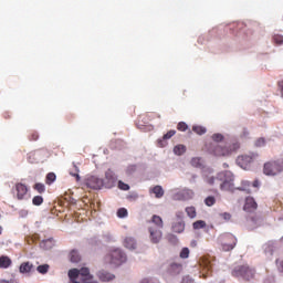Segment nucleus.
Masks as SVG:
<instances>
[{"label":"nucleus","mask_w":283,"mask_h":283,"mask_svg":"<svg viewBox=\"0 0 283 283\" xmlns=\"http://www.w3.org/2000/svg\"><path fill=\"white\" fill-rule=\"evenodd\" d=\"M262 184L260 182V180L255 179L252 184H251V187H254V189H259V187L261 186Z\"/></svg>","instance_id":"nucleus-55"},{"label":"nucleus","mask_w":283,"mask_h":283,"mask_svg":"<svg viewBox=\"0 0 283 283\" xmlns=\"http://www.w3.org/2000/svg\"><path fill=\"white\" fill-rule=\"evenodd\" d=\"M128 212L126 208H119L117 210V218H127Z\"/></svg>","instance_id":"nucleus-42"},{"label":"nucleus","mask_w":283,"mask_h":283,"mask_svg":"<svg viewBox=\"0 0 283 283\" xmlns=\"http://www.w3.org/2000/svg\"><path fill=\"white\" fill-rule=\"evenodd\" d=\"M202 178L207 185L213 187L219 185L221 191H235V176L229 170L220 171L217 176H213V168L206 167L202 169Z\"/></svg>","instance_id":"nucleus-1"},{"label":"nucleus","mask_w":283,"mask_h":283,"mask_svg":"<svg viewBox=\"0 0 283 283\" xmlns=\"http://www.w3.org/2000/svg\"><path fill=\"white\" fill-rule=\"evenodd\" d=\"M235 25H237V28L240 30V28H242V25H244V24H242V23H233V24H232V28H235Z\"/></svg>","instance_id":"nucleus-59"},{"label":"nucleus","mask_w":283,"mask_h":283,"mask_svg":"<svg viewBox=\"0 0 283 283\" xmlns=\"http://www.w3.org/2000/svg\"><path fill=\"white\" fill-rule=\"evenodd\" d=\"M124 247L125 249H128V251H136V249H138V242L134 237H126L124 240Z\"/></svg>","instance_id":"nucleus-18"},{"label":"nucleus","mask_w":283,"mask_h":283,"mask_svg":"<svg viewBox=\"0 0 283 283\" xmlns=\"http://www.w3.org/2000/svg\"><path fill=\"white\" fill-rule=\"evenodd\" d=\"M140 283H160V282H158V280L154 277H144L142 279Z\"/></svg>","instance_id":"nucleus-51"},{"label":"nucleus","mask_w":283,"mask_h":283,"mask_svg":"<svg viewBox=\"0 0 283 283\" xmlns=\"http://www.w3.org/2000/svg\"><path fill=\"white\" fill-rule=\"evenodd\" d=\"M255 209H258V202H255V199H253V197H248L245 199L243 210L247 211L248 213H253Z\"/></svg>","instance_id":"nucleus-17"},{"label":"nucleus","mask_w":283,"mask_h":283,"mask_svg":"<svg viewBox=\"0 0 283 283\" xmlns=\"http://www.w3.org/2000/svg\"><path fill=\"white\" fill-rule=\"evenodd\" d=\"M233 277H242L243 280H253L255 277V270L249 265H238L232 270Z\"/></svg>","instance_id":"nucleus-4"},{"label":"nucleus","mask_w":283,"mask_h":283,"mask_svg":"<svg viewBox=\"0 0 283 283\" xmlns=\"http://www.w3.org/2000/svg\"><path fill=\"white\" fill-rule=\"evenodd\" d=\"M96 275L98 280H101V282H112L113 280H116V275H114L107 270H98L96 272Z\"/></svg>","instance_id":"nucleus-15"},{"label":"nucleus","mask_w":283,"mask_h":283,"mask_svg":"<svg viewBox=\"0 0 283 283\" xmlns=\"http://www.w3.org/2000/svg\"><path fill=\"white\" fill-rule=\"evenodd\" d=\"M197 179H198V175L196 174L190 175V182H196Z\"/></svg>","instance_id":"nucleus-58"},{"label":"nucleus","mask_w":283,"mask_h":283,"mask_svg":"<svg viewBox=\"0 0 283 283\" xmlns=\"http://www.w3.org/2000/svg\"><path fill=\"white\" fill-rule=\"evenodd\" d=\"M198 243L196 241H191V247H196Z\"/></svg>","instance_id":"nucleus-63"},{"label":"nucleus","mask_w":283,"mask_h":283,"mask_svg":"<svg viewBox=\"0 0 283 283\" xmlns=\"http://www.w3.org/2000/svg\"><path fill=\"white\" fill-rule=\"evenodd\" d=\"M32 203H33L35 207H41V205H43V197H42V196H35V197H33Z\"/></svg>","instance_id":"nucleus-39"},{"label":"nucleus","mask_w":283,"mask_h":283,"mask_svg":"<svg viewBox=\"0 0 283 283\" xmlns=\"http://www.w3.org/2000/svg\"><path fill=\"white\" fill-rule=\"evenodd\" d=\"M221 240H223V242L221 243L223 251H233V249H235V245L238 244V239L231 233L221 235Z\"/></svg>","instance_id":"nucleus-6"},{"label":"nucleus","mask_w":283,"mask_h":283,"mask_svg":"<svg viewBox=\"0 0 283 283\" xmlns=\"http://www.w3.org/2000/svg\"><path fill=\"white\" fill-rule=\"evenodd\" d=\"M150 227L163 229V218H160L159 216H153V224Z\"/></svg>","instance_id":"nucleus-30"},{"label":"nucleus","mask_w":283,"mask_h":283,"mask_svg":"<svg viewBox=\"0 0 283 283\" xmlns=\"http://www.w3.org/2000/svg\"><path fill=\"white\" fill-rule=\"evenodd\" d=\"M187 151V147L185 145H177L174 147V154L176 156H182Z\"/></svg>","instance_id":"nucleus-31"},{"label":"nucleus","mask_w":283,"mask_h":283,"mask_svg":"<svg viewBox=\"0 0 283 283\" xmlns=\"http://www.w3.org/2000/svg\"><path fill=\"white\" fill-rule=\"evenodd\" d=\"M181 260H187L189 258V248H184L180 252Z\"/></svg>","instance_id":"nucleus-46"},{"label":"nucleus","mask_w":283,"mask_h":283,"mask_svg":"<svg viewBox=\"0 0 283 283\" xmlns=\"http://www.w3.org/2000/svg\"><path fill=\"white\" fill-rule=\"evenodd\" d=\"M276 163V169H279V174H283V158H279L274 160Z\"/></svg>","instance_id":"nucleus-43"},{"label":"nucleus","mask_w":283,"mask_h":283,"mask_svg":"<svg viewBox=\"0 0 283 283\" xmlns=\"http://www.w3.org/2000/svg\"><path fill=\"white\" fill-rule=\"evenodd\" d=\"M150 193H154L155 198H163L165 196V189H163V186H155L150 189Z\"/></svg>","instance_id":"nucleus-26"},{"label":"nucleus","mask_w":283,"mask_h":283,"mask_svg":"<svg viewBox=\"0 0 283 283\" xmlns=\"http://www.w3.org/2000/svg\"><path fill=\"white\" fill-rule=\"evenodd\" d=\"M263 174L264 176H280V170L277 169V164L275 160H270L263 165Z\"/></svg>","instance_id":"nucleus-9"},{"label":"nucleus","mask_w":283,"mask_h":283,"mask_svg":"<svg viewBox=\"0 0 283 283\" xmlns=\"http://www.w3.org/2000/svg\"><path fill=\"white\" fill-rule=\"evenodd\" d=\"M12 266V259L8 255L0 256V269H10Z\"/></svg>","instance_id":"nucleus-23"},{"label":"nucleus","mask_w":283,"mask_h":283,"mask_svg":"<svg viewBox=\"0 0 283 283\" xmlns=\"http://www.w3.org/2000/svg\"><path fill=\"white\" fill-rule=\"evenodd\" d=\"M235 191H244L245 193H251V181L242 180L241 186L237 187Z\"/></svg>","instance_id":"nucleus-22"},{"label":"nucleus","mask_w":283,"mask_h":283,"mask_svg":"<svg viewBox=\"0 0 283 283\" xmlns=\"http://www.w3.org/2000/svg\"><path fill=\"white\" fill-rule=\"evenodd\" d=\"M81 282L82 283H98V281L94 280V275L90 273L87 268L81 269Z\"/></svg>","instance_id":"nucleus-16"},{"label":"nucleus","mask_w":283,"mask_h":283,"mask_svg":"<svg viewBox=\"0 0 283 283\" xmlns=\"http://www.w3.org/2000/svg\"><path fill=\"white\" fill-rule=\"evenodd\" d=\"M104 262L113 266V269H118L123 264H127V253L123 249L115 248L104 256Z\"/></svg>","instance_id":"nucleus-3"},{"label":"nucleus","mask_w":283,"mask_h":283,"mask_svg":"<svg viewBox=\"0 0 283 283\" xmlns=\"http://www.w3.org/2000/svg\"><path fill=\"white\" fill-rule=\"evenodd\" d=\"M118 189H120L122 191H129V185L119 180L118 181Z\"/></svg>","instance_id":"nucleus-48"},{"label":"nucleus","mask_w":283,"mask_h":283,"mask_svg":"<svg viewBox=\"0 0 283 283\" xmlns=\"http://www.w3.org/2000/svg\"><path fill=\"white\" fill-rule=\"evenodd\" d=\"M222 167H223V169H229V164L224 163V164L222 165Z\"/></svg>","instance_id":"nucleus-60"},{"label":"nucleus","mask_w":283,"mask_h":283,"mask_svg":"<svg viewBox=\"0 0 283 283\" xmlns=\"http://www.w3.org/2000/svg\"><path fill=\"white\" fill-rule=\"evenodd\" d=\"M212 140L213 143H217L212 144L210 147V154H213V156H231V154L240 149V142L233 139L229 144L224 135L220 133L213 134ZM222 143H226V145L223 146Z\"/></svg>","instance_id":"nucleus-2"},{"label":"nucleus","mask_w":283,"mask_h":283,"mask_svg":"<svg viewBox=\"0 0 283 283\" xmlns=\"http://www.w3.org/2000/svg\"><path fill=\"white\" fill-rule=\"evenodd\" d=\"M13 191V196H15L17 200H29L30 195L28 193V186L25 184L19 182L15 184Z\"/></svg>","instance_id":"nucleus-7"},{"label":"nucleus","mask_w":283,"mask_h":283,"mask_svg":"<svg viewBox=\"0 0 283 283\" xmlns=\"http://www.w3.org/2000/svg\"><path fill=\"white\" fill-rule=\"evenodd\" d=\"M254 145H255V147H264L266 145V139L261 137V138L256 139Z\"/></svg>","instance_id":"nucleus-50"},{"label":"nucleus","mask_w":283,"mask_h":283,"mask_svg":"<svg viewBox=\"0 0 283 283\" xmlns=\"http://www.w3.org/2000/svg\"><path fill=\"white\" fill-rule=\"evenodd\" d=\"M263 283H275V277L273 276H268Z\"/></svg>","instance_id":"nucleus-56"},{"label":"nucleus","mask_w":283,"mask_h":283,"mask_svg":"<svg viewBox=\"0 0 283 283\" xmlns=\"http://www.w3.org/2000/svg\"><path fill=\"white\" fill-rule=\"evenodd\" d=\"M275 251H277L275 243H268L264 248V253L270 260L273 258Z\"/></svg>","instance_id":"nucleus-21"},{"label":"nucleus","mask_w":283,"mask_h":283,"mask_svg":"<svg viewBox=\"0 0 283 283\" xmlns=\"http://www.w3.org/2000/svg\"><path fill=\"white\" fill-rule=\"evenodd\" d=\"M70 261L73 263V264H78V262H81V254L78 253V251L76 250H72L70 252Z\"/></svg>","instance_id":"nucleus-27"},{"label":"nucleus","mask_w":283,"mask_h":283,"mask_svg":"<svg viewBox=\"0 0 283 283\" xmlns=\"http://www.w3.org/2000/svg\"><path fill=\"white\" fill-rule=\"evenodd\" d=\"M167 273L172 277H175V275H180V273H182V264L178 262H170L167 268Z\"/></svg>","instance_id":"nucleus-14"},{"label":"nucleus","mask_w":283,"mask_h":283,"mask_svg":"<svg viewBox=\"0 0 283 283\" xmlns=\"http://www.w3.org/2000/svg\"><path fill=\"white\" fill-rule=\"evenodd\" d=\"M190 163L192 167H202V159L200 157H193Z\"/></svg>","instance_id":"nucleus-36"},{"label":"nucleus","mask_w":283,"mask_h":283,"mask_svg":"<svg viewBox=\"0 0 283 283\" xmlns=\"http://www.w3.org/2000/svg\"><path fill=\"white\" fill-rule=\"evenodd\" d=\"M55 181H56V174H54V172H49V174L46 175V180H45L46 185H52V184L55 182Z\"/></svg>","instance_id":"nucleus-35"},{"label":"nucleus","mask_w":283,"mask_h":283,"mask_svg":"<svg viewBox=\"0 0 283 283\" xmlns=\"http://www.w3.org/2000/svg\"><path fill=\"white\" fill-rule=\"evenodd\" d=\"M33 189L38 191V193H45V185L38 182L34 185Z\"/></svg>","instance_id":"nucleus-38"},{"label":"nucleus","mask_w":283,"mask_h":283,"mask_svg":"<svg viewBox=\"0 0 283 283\" xmlns=\"http://www.w3.org/2000/svg\"><path fill=\"white\" fill-rule=\"evenodd\" d=\"M78 277H81V269H72L69 271L70 281L78 280Z\"/></svg>","instance_id":"nucleus-28"},{"label":"nucleus","mask_w":283,"mask_h":283,"mask_svg":"<svg viewBox=\"0 0 283 283\" xmlns=\"http://www.w3.org/2000/svg\"><path fill=\"white\" fill-rule=\"evenodd\" d=\"M41 249H44L45 251H50L54 247V239L49 238L46 240H42L40 243Z\"/></svg>","instance_id":"nucleus-25"},{"label":"nucleus","mask_w":283,"mask_h":283,"mask_svg":"<svg viewBox=\"0 0 283 283\" xmlns=\"http://www.w3.org/2000/svg\"><path fill=\"white\" fill-rule=\"evenodd\" d=\"M193 198V190L185 188L172 196L174 200H191Z\"/></svg>","instance_id":"nucleus-13"},{"label":"nucleus","mask_w":283,"mask_h":283,"mask_svg":"<svg viewBox=\"0 0 283 283\" xmlns=\"http://www.w3.org/2000/svg\"><path fill=\"white\" fill-rule=\"evenodd\" d=\"M73 167L75 169V172L74 171H70V175L73 176L74 178H76V180H81V176L78 175V172L81 171L78 169V166H76L75 164H73Z\"/></svg>","instance_id":"nucleus-40"},{"label":"nucleus","mask_w":283,"mask_h":283,"mask_svg":"<svg viewBox=\"0 0 283 283\" xmlns=\"http://www.w3.org/2000/svg\"><path fill=\"white\" fill-rule=\"evenodd\" d=\"M134 171H136V166H134V165L128 166L126 169V174H128L129 176H132V174H134Z\"/></svg>","instance_id":"nucleus-53"},{"label":"nucleus","mask_w":283,"mask_h":283,"mask_svg":"<svg viewBox=\"0 0 283 283\" xmlns=\"http://www.w3.org/2000/svg\"><path fill=\"white\" fill-rule=\"evenodd\" d=\"M0 283H10L8 280H0Z\"/></svg>","instance_id":"nucleus-62"},{"label":"nucleus","mask_w":283,"mask_h":283,"mask_svg":"<svg viewBox=\"0 0 283 283\" xmlns=\"http://www.w3.org/2000/svg\"><path fill=\"white\" fill-rule=\"evenodd\" d=\"M167 240L171 242V244H178V237L176 234H168Z\"/></svg>","instance_id":"nucleus-49"},{"label":"nucleus","mask_w":283,"mask_h":283,"mask_svg":"<svg viewBox=\"0 0 283 283\" xmlns=\"http://www.w3.org/2000/svg\"><path fill=\"white\" fill-rule=\"evenodd\" d=\"M35 270L41 275H46V273H49L50 271V264L45 263V264L39 265Z\"/></svg>","instance_id":"nucleus-32"},{"label":"nucleus","mask_w":283,"mask_h":283,"mask_svg":"<svg viewBox=\"0 0 283 283\" xmlns=\"http://www.w3.org/2000/svg\"><path fill=\"white\" fill-rule=\"evenodd\" d=\"M264 219L260 216H251L247 218V227L250 231L253 229H258V227H262Z\"/></svg>","instance_id":"nucleus-12"},{"label":"nucleus","mask_w":283,"mask_h":283,"mask_svg":"<svg viewBox=\"0 0 283 283\" xmlns=\"http://www.w3.org/2000/svg\"><path fill=\"white\" fill-rule=\"evenodd\" d=\"M174 233H184L185 232V221H175L171 227Z\"/></svg>","instance_id":"nucleus-24"},{"label":"nucleus","mask_w":283,"mask_h":283,"mask_svg":"<svg viewBox=\"0 0 283 283\" xmlns=\"http://www.w3.org/2000/svg\"><path fill=\"white\" fill-rule=\"evenodd\" d=\"M19 216L20 218H28V210H20Z\"/></svg>","instance_id":"nucleus-57"},{"label":"nucleus","mask_w":283,"mask_h":283,"mask_svg":"<svg viewBox=\"0 0 283 283\" xmlns=\"http://www.w3.org/2000/svg\"><path fill=\"white\" fill-rule=\"evenodd\" d=\"M219 218H222V220H224V222H229V220H231V213L221 212V213H219Z\"/></svg>","instance_id":"nucleus-47"},{"label":"nucleus","mask_w":283,"mask_h":283,"mask_svg":"<svg viewBox=\"0 0 283 283\" xmlns=\"http://www.w3.org/2000/svg\"><path fill=\"white\" fill-rule=\"evenodd\" d=\"M118 182V177L112 169L106 170L105 178L103 179V186L106 189H113V187Z\"/></svg>","instance_id":"nucleus-8"},{"label":"nucleus","mask_w":283,"mask_h":283,"mask_svg":"<svg viewBox=\"0 0 283 283\" xmlns=\"http://www.w3.org/2000/svg\"><path fill=\"white\" fill-rule=\"evenodd\" d=\"M273 42H274L276 45H283V35L274 34V35H273Z\"/></svg>","instance_id":"nucleus-41"},{"label":"nucleus","mask_w":283,"mask_h":283,"mask_svg":"<svg viewBox=\"0 0 283 283\" xmlns=\"http://www.w3.org/2000/svg\"><path fill=\"white\" fill-rule=\"evenodd\" d=\"M148 232L151 244H160V240H163V230L157 227H149Z\"/></svg>","instance_id":"nucleus-11"},{"label":"nucleus","mask_w":283,"mask_h":283,"mask_svg":"<svg viewBox=\"0 0 283 283\" xmlns=\"http://www.w3.org/2000/svg\"><path fill=\"white\" fill-rule=\"evenodd\" d=\"M85 185L88 189H94L95 191H98L103 189V179L96 177V176H90L85 179Z\"/></svg>","instance_id":"nucleus-10"},{"label":"nucleus","mask_w":283,"mask_h":283,"mask_svg":"<svg viewBox=\"0 0 283 283\" xmlns=\"http://www.w3.org/2000/svg\"><path fill=\"white\" fill-rule=\"evenodd\" d=\"M184 218H185V212H182V211H178V212H176V221L177 222H185V220H184Z\"/></svg>","instance_id":"nucleus-52"},{"label":"nucleus","mask_w":283,"mask_h":283,"mask_svg":"<svg viewBox=\"0 0 283 283\" xmlns=\"http://www.w3.org/2000/svg\"><path fill=\"white\" fill-rule=\"evenodd\" d=\"M148 129H149V130L154 129V126H148Z\"/></svg>","instance_id":"nucleus-64"},{"label":"nucleus","mask_w":283,"mask_h":283,"mask_svg":"<svg viewBox=\"0 0 283 283\" xmlns=\"http://www.w3.org/2000/svg\"><path fill=\"white\" fill-rule=\"evenodd\" d=\"M172 136H176V130H169L168 133H166L163 138H159L157 140L158 147H167V140H169V138H172Z\"/></svg>","instance_id":"nucleus-19"},{"label":"nucleus","mask_w":283,"mask_h":283,"mask_svg":"<svg viewBox=\"0 0 283 283\" xmlns=\"http://www.w3.org/2000/svg\"><path fill=\"white\" fill-rule=\"evenodd\" d=\"M181 282L182 283H193V279H191V276H184Z\"/></svg>","instance_id":"nucleus-54"},{"label":"nucleus","mask_w":283,"mask_h":283,"mask_svg":"<svg viewBox=\"0 0 283 283\" xmlns=\"http://www.w3.org/2000/svg\"><path fill=\"white\" fill-rule=\"evenodd\" d=\"M259 155L256 153H250L249 155H241L237 158V165L241 167V169L249 170L251 169V165L253 161L258 160Z\"/></svg>","instance_id":"nucleus-5"},{"label":"nucleus","mask_w":283,"mask_h":283,"mask_svg":"<svg viewBox=\"0 0 283 283\" xmlns=\"http://www.w3.org/2000/svg\"><path fill=\"white\" fill-rule=\"evenodd\" d=\"M193 229L198 230V229H205L207 227V222L202 221V220H198L196 222L192 223Z\"/></svg>","instance_id":"nucleus-37"},{"label":"nucleus","mask_w":283,"mask_h":283,"mask_svg":"<svg viewBox=\"0 0 283 283\" xmlns=\"http://www.w3.org/2000/svg\"><path fill=\"white\" fill-rule=\"evenodd\" d=\"M32 271H34V264H32V262L27 261L20 264L19 272L22 273L23 275L32 273Z\"/></svg>","instance_id":"nucleus-20"},{"label":"nucleus","mask_w":283,"mask_h":283,"mask_svg":"<svg viewBox=\"0 0 283 283\" xmlns=\"http://www.w3.org/2000/svg\"><path fill=\"white\" fill-rule=\"evenodd\" d=\"M205 205H207V207H213V205H216V197H207Z\"/></svg>","instance_id":"nucleus-44"},{"label":"nucleus","mask_w":283,"mask_h":283,"mask_svg":"<svg viewBox=\"0 0 283 283\" xmlns=\"http://www.w3.org/2000/svg\"><path fill=\"white\" fill-rule=\"evenodd\" d=\"M39 139V135H33L32 136V140H38Z\"/></svg>","instance_id":"nucleus-61"},{"label":"nucleus","mask_w":283,"mask_h":283,"mask_svg":"<svg viewBox=\"0 0 283 283\" xmlns=\"http://www.w3.org/2000/svg\"><path fill=\"white\" fill-rule=\"evenodd\" d=\"M103 239L105 240V242H115L116 241V238L109 231L103 232Z\"/></svg>","instance_id":"nucleus-33"},{"label":"nucleus","mask_w":283,"mask_h":283,"mask_svg":"<svg viewBox=\"0 0 283 283\" xmlns=\"http://www.w3.org/2000/svg\"><path fill=\"white\" fill-rule=\"evenodd\" d=\"M186 213L188 216V218H196L197 213H196V207L191 206V207H187L186 208Z\"/></svg>","instance_id":"nucleus-34"},{"label":"nucleus","mask_w":283,"mask_h":283,"mask_svg":"<svg viewBox=\"0 0 283 283\" xmlns=\"http://www.w3.org/2000/svg\"><path fill=\"white\" fill-rule=\"evenodd\" d=\"M192 132H195V134H198V136H203V134H207V127L195 125L192 126Z\"/></svg>","instance_id":"nucleus-29"},{"label":"nucleus","mask_w":283,"mask_h":283,"mask_svg":"<svg viewBox=\"0 0 283 283\" xmlns=\"http://www.w3.org/2000/svg\"><path fill=\"white\" fill-rule=\"evenodd\" d=\"M177 129L179 132H187V129H189V125H187V123L185 122H180L178 125H177Z\"/></svg>","instance_id":"nucleus-45"}]
</instances>
